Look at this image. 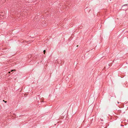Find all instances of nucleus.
I'll use <instances>...</instances> for the list:
<instances>
[{
  "instance_id": "nucleus-4",
  "label": "nucleus",
  "mask_w": 128,
  "mask_h": 128,
  "mask_svg": "<svg viewBox=\"0 0 128 128\" xmlns=\"http://www.w3.org/2000/svg\"><path fill=\"white\" fill-rule=\"evenodd\" d=\"M10 72H8V73H10Z\"/></svg>"
},
{
  "instance_id": "nucleus-2",
  "label": "nucleus",
  "mask_w": 128,
  "mask_h": 128,
  "mask_svg": "<svg viewBox=\"0 0 128 128\" xmlns=\"http://www.w3.org/2000/svg\"><path fill=\"white\" fill-rule=\"evenodd\" d=\"M3 102H5V103H6L7 102L6 101H5V100H3Z\"/></svg>"
},
{
  "instance_id": "nucleus-5",
  "label": "nucleus",
  "mask_w": 128,
  "mask_h": 128,
  "mask_svg": "<svg viewBox=\"0 0 128 128\" xmlns=\"http://www.w3.org/2000/svg\"><path fill=\"white\" fill-rule=\"evenodd\" d=\"M78 46H77V47H78Z\"/></svg>"
},
{
  "instance_id": "nucleus-3",
  "label": "nucleus",
  "mask_w": 128,
  "mask_h": 128,
  "mask_svg": "<svg viewBox=\"0 0 128 128\" xmlns=\"http://www.w3.org/2000/svg\"><path fill=\"white\" fill-rule=\"evenodd\" d=\"M14 70H12L11 71V72H13Z\"/></svg>"
},
{
  "instance_id": "nucleus-1",
  "label": "nucleus",
  "mask_w": 128,
  "mask_h": 128,
  "mask_svg": "<svg viewBox=\"0 0 128 128\" xmlns=\"http://www.w3.org/2000/svg\"><path fill=\"white\" fill-rule=\"evenodd\" d=\"M45 52H46V50H44V54H45Z\"/></svg>"
}]
</instances>
